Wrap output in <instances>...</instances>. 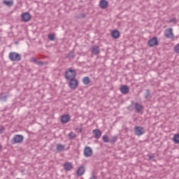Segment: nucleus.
Masks as SVG:
<instances>
[{
  "label": "nucleus",
  "instance_id": "22",
  "mask_svg": "<svg viewBox=\"0 0 179 179\" xmlns=\"http://www.w3.org/2000/svg\"><path fill=\"white\" fill-rule=\"evenodd\" d=\"M3 3H4V5H6V6H13V1L3 0Z\"/></svg>",
  "mask_w": 179,
  "mask_h": 179
},
{
  "label": "nucleus",
  "instance_id": "21",
  "mask_svg": "<svg viewBox=\"0 0 179 179\" xmlns=\"http://www.w3.org/2000/svg\"><path fill=\"white\" fill-rule=\"evenodd\" d=\"M0 100H1V101H6V100H8V95H6L5 93H1Z\"/></svg>",
  "mask_w": 179,
  "mask_h": 179
},
{
  "label": "nucleus",
  "instance_id": "32",
  "mask_svg": "<svg viewBox=\"0 0 179 179\" xmlns=\"http://www.w3.org/2000/svg\"><path fill=\"white\" fill-rule=\"evenodd\" d=\"M30 60L31 62H36L37 64V59L36 57H31Z\"/></svg>",
  "mask_w": 179,
  "mask_h": 179
},
{
  "label": "nucleus",
  "instance_id": "36",
  "mask_svg": "<svg viewBox=\"0 0 179 179\" xmlns=\"http://www.w3.org/2000/svg\"><path fill=\"white\" fill-rule=\"evenodd\" d=\"M81 17L85 19V17H86V14H81Z\"/></svg>",
  "mask_w": 179,
  "mask_h": 179
},
{
  "label": "nucleus",
  "instance_id": "26",
  "mask_svg": "<svg viewBox=\"0 0 179 179\" xmlns=\"http://www.w3.org/2000/svg\"><path fill=\"white\" fill-rule=\"evenodd\" d=\"M173 142L175 143H179V134H175L173 138Z\"/></svg>",
  "mask_w": 179,
  "mask_h": 179
},
{
  "label": "nucleus",
  "instance_id": "12",
  "mask_svg": "<svg viewBox=\"0 0 179 179\" xmlns=\"http://www.w3.org/2000/svg\"><path fill=\"white\" fill-rule=\"evenodd\" d=\"M64 169L65 171H71L72 169H73V165H72V163L71 162H66L63 165Z\"/></svg>",
  "mask_w": 179,
  "mask_h": 179
},
{
  "label": "nucleus",
  "instance_id": "27",
  "mask_svg": "<svg viewBox=\"0 0 179 179\" xmlns=\"http://www.w3.org/2000/svg\"><path fill=\"white\" fill-rule=\"evenodd\" d=\"M117 136H112L110 139H109L110 143H115L117 142Z\"/></svg>",
  "mask_w": 179,
  "mask_h": 179
},
{
  "label": "nucleus",
  "instance_id": "31",
  "mask_svg": "<svg viewBox=\"0 0 179 179\" xmlns=\"http://www.w3.org/2000/svg\"><path fill=\"white\" fill-rule=\"evenodd\" d=\"M175 51H176V52H177V54H179V43L176 45Z\"/></svg>",
  "mask_w": 179,
  "mask_h": 179
},
{
  "label": "nucleus",
  "instance_id": "24",
  "mask_svg": "<svg viewBox=\"0 0 179 179\" xmlns=\"http://www.w3.org/2000/svg\"><path fill=\"white\" fill-rule=\"evenodd\" d=\"M66 58H69V59H73V58H75V52H70L68 55L66 56Z\"/></svg>",
  "mask_w": 179,
  "mask_h": 179
},
{
  "label": "nucleus",
  "instance_id": "9",
  "mask_svg": "<svg viewBox=\"0 0 179 179\" xmlns=\"http://www.w3.org/2000/svg\"><path fill=\"white\" fill-rule=\"evenodd\" d=\"M131 104L134 105V108L136 111V113H141V111H142V110H143V106H142V104L136 102H131Z\"/></svg>",
  "mask_w": 179,
  "mask_h": 179
},
{
  "label": "nucleus",
  "instance_id": "4",
  "mask_svg": "<svg viewBox=\"0 0 179 179\" xmlns=\"http://www.w3.org/2000/svg\"><path fill=\"white\" fill-rule=\"evenodd\" d=\"M75 76V78H76V71L72 69H68L65 71L64 78L66 80V76H69L70 79L72 78V76Z\"/></svg>",
  "mask_w": 179,
  "mask_h": 179
},
{
  "label": "nucleus",
  "instance_id": "5",
  "mask_svg": "<svg viewBox=\"0 0 179 179\" xmlns=\"http://www.w3.org/2000/svg\"><path fill=\"white\" fill-rule=\"evenodd\" d=\"M93 155V150L92 148L87 146L84 149V156L85 157H90V156Z\"/></svg>",
  "mask_w": 179,
  "mask_h": 179
},
{
  "label": "nucleus",
  "instance_id": "37",
  "mask_svg": "<svg viewBox=\"0 0 179 179\" xmlns=\"http://www.w3.org/2000/svg\"><path fill=\"white\" fill-rule=\"evenodd\" d=\"M78 129V132H80V133L82 132V131H83L82 129Z\"/></svg>",
  "mask_w": 179,
  "mask_h": 179
},
{
  "label": "nucleus",
  "instance_id": "2",
  "mask_svg": "<svg viewBox=\"0 0 179 179\" xmlns=\"http://www.w3.org/2000/svg\"><path fill=\"white\" fill-rule=\"evenodd\" d=\"M8 58L10 61H13V62H15L20 61L22 59V56L16 52H10L9 53Z\"/></svg>",
  "mask_w": 179,
  "mask_h": 179
},
{
  "label": "nucleus",
  "instance_id": "38",
  "mask_svg": "<svg viewBox=\"0 0 179 179\" xmlns=\"http://www.w3.org/2000/svg\"><path fill=\"white\" fill-rule=\"evenodd\" d=\"M4 129H0V132H3Z\"/></svg>",
  "mask_w": 179,
  "mask_h": 179
},
{
  "label": "nucleus",
  "instance_id": "7",
  "mask_svg": "<svg viewBox=\"0 0 179 179\" xmlns=\"http://www.w3.org/2000/svg\"><path fill=\"white\" fill-rule=\"evenodd\" d=\"M148 45H149V47H155V45H159L157 37L155 36L150 39L148 42Z\"/></svg>",
  "mask_w": 179,
  "mask_h": 179
},
{
  "label": "nucleus",
  "instance_id": "8",
  "mask_svg": "<svg viewBox=\"0 0 179 179\" xmlns=\"http://www.w3.org/2000/svg\"><path fill=\"white\" fill-rule=\"evenodd\" d=\"M134 134L137 136H141V135H143V127H136L134 129Z\"/></svg>",
  "mask_w": 179,
  "mask_h": 179
},
{
  "label": "nucleus",
  "instance_id": "17",
  "mask_svg": "<svg viewBox=\"0 0 179 179\" xmlns=\"http://www.w3.org/2000/svg\"><path fill=\"white\" fill-rule=\"evenodd\" d=\"M85 174V166H80L77 170L78 177H82V175Z\"/></svg>",
  "mask_w": 179,
  "mask_h": 179
},
{
  "label": "nucleus",
  "instance_id": "13",
  "mask_svg": "<svg viewBox=\"0 0 179 179\" xmlns=\"http://www.w3.org/2000/svg\"><path fill=\"white\" fill-rule=\"evenodd\" d=\"M92 134H93L94 138H96V139H100V138L101 136V131H100V129H94L92 131Z\"/></svg>",
  "mask_w": 179,
  "mask_h": 179
},
{
  "label": "nucleus",
  "instance_id": "18",
  "mask_svg": "<svg viewBox=\"0 0 179 179\" xmlns=\"http://www.w3.org/2000/svg\"><path fill=\"white\" fill-rule=\"evenodd\" d=\"M120 31L115 29L112 31L111 33V36L113 37V38H120Z\"/></svg>",
  "mask_w": 179,
  "mask_h": 179
},
{
  "label": "nucleus",
  "instance_id": "23",
  "mask_svg": "<svg viewBox=\"0 0 179 179\" xmlns=\"http://www.w3.org/2000/svg\"><path fill=\"white\" fill-rule=\"evenodd\" d=\"M83 83H84L85 85H89L90 83V78H89L88 76L84 77L83 78Z\"/></svg>",
  "mask_w": 179,
  "mask_h": 179
},
{
  "label": "nucleus",
  "instance_id": "11",
  "mask_svg": "<svg viewBox=\"0 0 179 179\" xmlns=\"http://www.w3.org/2000/svg\"><path fill=\"white\" fill-rule=\"evenodd\" d=\"M22 22H29L30 20L31 16L30 15V13H24L22 14Z\"/></svg>",
  "mask_w": 179,
  "mask_h": 179
},
{
  "label": "nucleus",
  "instance_id": "28",
  "mask_svg": "<svg viewBox=\"0 0 179 179\" xmlns=\"http://www.w3.org/2000/svg\"><path fill=\"white\" fill-rule=\"evenodd\" d=\"M69 138L71 140L75 139V138H76V134H75V133H73V132H70L69 134Z\"/></svg>",
  "mask_w": 179,
  "mask_h": 179
},
{
  "label": "nucleus",
  "instance_id": "16",
  "mask_svg": "<svg viewBox=\"0 0 179 179\" xmlns=\"http://www.w3.org/2000/svg\"><path fill=\"white\" fill-rule=\"evenodd\" d=\"M99 6L101 9H106L108 6V1L106 0H101L99 3Z\"/></svg>",
  "mask_w": 179,
  "mask_h": 179
},
{
  "label": "nucleus",
  "instance_id": "30",
  "mask_svg": "<svg viewBox=\"0 0 179 179\" xmlns=\"http://www.w3.org/2000/svg\"><path fill=\"white\" fill-rule=\"evenodd\" d=\"M168 23H173L174 24H176V23H177V19L176 18H171Z\"/></svg>",
  "mask_w": 179,
  "mask_h": 179
},
{
  "label": "nucleus",
  "instance_id": "15",
  "mask_svg": "<svg viewBox=\"0 0 179 179\" xmlns=\"http://www.w3.org/2000/svg\"><path fill=\"white\" fill-rule=\"evenodd\" d=\"M69 120H71L69 115H63L61 118L62 124H66L67 122H69Z\"/></svg>",
  "mask_w": 179,
  "mask_h": 179
},
{
  "label": "nucleus",
  "instance_id": "25",
  "mask_svg": "<svg viewBox=\"0 0 179 179\" xmlns=\"http://www.w3.org/2000/svg\"><path fill=\"white\" fill-rule=\"evenodd\" d=\"M102 140L105 143H108V142H110V138L107 135H103L102 137Z\"/></svg>",
  "mask_w": 179,
  "mask_h": 179
},
{
  "label": "nucleus",
  "instance_id": "1",
  "mask_svg": "<svg viewBox=\"0 0 179 179\" xmlns=\"http://www.w3.org/2000/svg\"><path fill=\"white\" fill-rule=\"evenodd\" d=\"M66 80L70 81L69 83V87H70V89L75 90L79 85V82L75 78V76H72L71 78L69 76H66Z\"/></svg>",
  "mask_w": 179,
  "mask_h": 179
},
{
  "label": "nucleus",
  "instance_id": "39",
  "mask_svg": "<svg viewBox=\"0 0 179 179\" xmlns=\"http://www.w3.org/2000/svg\"><path fill=\"white\" fill-rule=\"evenodd\" d=\"M17 179H20V178H17Z\"/></svg>",
  "mask_w": 179,
  "mask_h": 179
},
{
  "label": "nucleus",
  "instance_id": "6",
  "mask_svg": "<svg viewBox=\"0 0 179 179\" xmlns=\"http://www.w3.org/2000/svg\"><path fill=\"white\" fill-rule=\"evenodd\" d=\"M164 35L166 38H174V34L173 33V28L166 29L164 31Z\"/></svg>",
  "mask_w": 179,
  "mask_h": 179
},
{
  "label": "nucleus",
  "instance_id": "10",
  "mask_svg": "<svg viewBox=\"0 0 179 179\" xmlns=\"http://www.w3.org/2000/svg\"><path fill=\"white\" fill-rule=\"evenodd\" d=\"M91 53L93 55H99V54H100V48L98 45L92 46Z\"/></svg>",
  "mask_w": 179,
  "mask_h": 179
},
{
  "label": "nucleus",
  "instance_id": "3",
  "mask_svg": "<svg viewBox=\"0 0 179 179\" xmlns=\"http://www.w3.org/2000/svg\"><path fill=\"white\" fill-rule=\"evenodd\" d=\"M24 139V137L23 136V135L16 134L11 140V143L12 145H16V143H22Z\"/></svg>",
  "mask_w": 179,
  "mask_h": 179
},
{
  "label": "nucleus",
  "instance_id": "19",
  "mask_svg": "<svg viewBox=\"0 0 179 179\" xmlns=\"http://www.w3.org/2000/svg\"><path fill=\"white\" fill-rule=\"evenodd\" d=\"M56 149L57 152H62V150H64L65 149V145L58 143L57 144Z\"/></svg>",
  "mask_w": 179,
  "mask_h": 179
},
{
  "label": "nucleus",
  "instance_id": "35",
  "mask_svg": "<svg viewBox=\"0 0 179 179\" xmlns=\"http://www.w3.org/2000/svg\"><path fill=\"white\" fill-rule=\"evenodd\" d=\"M90 179H97V176H96V175H93Z\"/></svg>",
  "mask_w": 179,
  "mask_h": 179
},
{
  "label": "nucleus",
  "instance_id": "14",
  "mask_svg": "<svg viewBox=\"0 0 179 179\" xmlns=\"http://www.w3.org/2000/svg\"><path fill=\"white\" fill-rule=\"evenodd\" d=\"M120 92L122 94H127L129 92V87H128V85L122 86Z\"/></svg>",
  "mask_w": 179,
  "mask_h": 179
},
{
  "label": "nucleus",
  "instance_id": "29",
  "mask_svg": "<svg viewBox=\"0 0 179 179\" xmlns=\"http://www.w3.org/2000/svg\"><path fill=\"white\" fill-rule=\"evenodd\" d=\"M48 39L50 40V41H54V40H55V35L52 34H49Z\"/></svg>",
  "mask_w": 179,
  "mask_h": 179
},
{
  "label": "nucleus",
  "instance_id": "20",
  "mask_svg": "<svg viewBox=\"0 0 179 179\" xmlns=\"http://www.w3.org/2000/svg\"><path fill=\"white\" fill-rule=\"evenodd\" d=\"M144 98L148 99H152V95H150V90H146L145 92L144 93Z\"/></svg>",
  "mask_w": 179,
  "mask_h": 179
},
{
  "label": "nucleus",
  "instance_id": "34",
  "mask_svg": "<svg viewBox=\"0 0 179 179\" xmlns=\"http://www.w3.org/2000/svg\"><path fill=\"white\" fill-rule=\"evenodd\" d=\"M149 160H153V161H155V156L149 155Z\"/></svg>",
  "mask_w": 179,
  "mask_h": 179
},
{
  "label": "nucleus",
  "instance_id": "33",
  "mask_svg": "<svg viewBox=\"0 0 179 179\" xmlns=\"http://www.w3.org/2000/svg\"><path fill=\"white\" fill-rule=\"evenodd\" d=\"M37 65H39V66H43L44 65V62H36Z\"/></svg>",
  "mask_w": 179,
  "mask_h": 179
}]
</instances>
